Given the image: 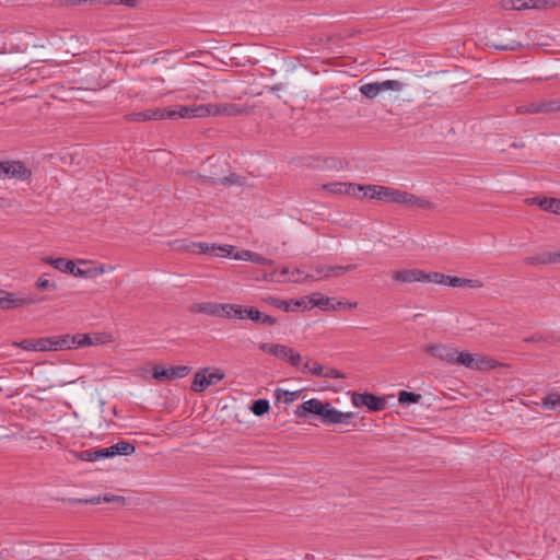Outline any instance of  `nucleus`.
Returning a JSON list of instances; mask_svg holds the SVG:
<instances>
[{
  "label": "nucleus",
  "instance_id": "obj_29",
  "mask_svg": "<svg viewBox=\"0 0 560 560\" xmlns=\"http://www.w3.org/2000/svg\"><path fill=\"white\" fill-rule=\"evenodd\" d=\"M538 110L544 114L560 112V98L538 101Z\"/></svg>",
  "mask_w": 560,
  "mask_h": 560
},
{
  "label": "nucleus",
  "instance_id": "obj_10",
  "mask_svg": "<svg viewBox=\"0 0 560 560\" xmlns=\"http://www.w3.org/2000/svg\"><path fill=\"white\" fill-rule=\"evenodd\" d=\"M317 276L307 275L306 279L319 280L323 278H331V277H340L341 275L352 271L357 269V265H347V266H327V265H317L314 267Z\"/></svg>",
  "mask_w": 560,
  "mask_h": 560
},
{
  "label": "nucleus",
  "instance_id": "obj_58",
  "mask_svg": "<svg viewBox=\"0 0 560 560\" xmlns=\"http://www.w3.org/2000/svg\"><path fill=\"white\" fill-rule=\"evenodd\" d=\"M521 45L513 40L510 44L506 45H495L494 47L499 50H516Z\"/></svg>",
  "mask_w": 560,
  "mask_h": 560
},
{
  "label": "nucleus",
  "instance_id": "obj_25",
  "mask_svg": "<svg viewBox=\"0 0 560 560\" xmlns=\"http://www.w3.org/2000/svg\"><path fill=\"white\" fill-rule=\"evenodd\" d=\"M219 303L215 302H202L194 304L190 308L194 313H202L207 315L217 316L219 314Z\"/></svg>",
  "mask_w": 560,
  "mask_h": 560
},
{
  "label": "nucleus",
  "instance_id": "obj_2",
  "mask_svg": "<svg viewBox=\"0 0 560 560\" xmlns=\"http://www.w3.org/2000/svg\"><path fill=\"white\" fill-rule=\"evenodd\" d=\"M176 249L191 254H214L220 257L232 255L234 247L232 245H215L206 242H175Z\"/></svg>",
  "mask_w": 560,
  "mask_h": 560
},
{
  "label": "nucleus",
  "instance_id": "obj_45",
  "mask_svg": "<svg viewBox=\"0 0 560 560\" xmlns=\"http://www.w3.org/2000/svg\"><path fill=\"white\" fill-rule=\"evenodd\" d=\"M350 184L346 183H328L323 185V189L331 194H346V189Z\"/></svg>",
  "mask_w": 560,
  "mask_h": 560
},
{
  "label": "nucleus",
  "instance_id": "obj_61",
  "mask_svg": "<svg viewBox=\"0 0 560 560\" xmlns=\"http://www.w3.org/2000/svg\"><path fill=\"white\" fill-rule=\"evenodd\" d=\"M59 5H77L80 4L83 0H54Z\"/></svg>",
  "mask_w": 560,
  "mask_h": 560
},
{
  "label": "nucleus",
  "instance_id": "obj_21",
  "mask_svg": "<svg viewBox=\"0 0 560 560\" xmlns=\"http://www.w3.org/2000/svg\"><path fill=\"white\" fill-rule=\"evenodd\" d=\"M108 456L114 457L117 455H131L136 452V446L127 441H119L116 444L108 446Z\"/></svg>",
  "mask_w": 560,
  "mask_h": 560
},
{
  "label": "nucleus",
  "instance_id": "obj_52",
  "mask_svg": "<svg viewBox=\"0 0 560 560\" xmlns=\"http://www.w3.org/2000/svg\"><path fill=\"white\" fill-rule=\"evenodd\" d=\"M102 498H103V502H105V503L115 502V503H119L121 505H124L126 503V498L121 497V495L106 493Z\"/></svg>",
  "mask_w": 560,
  "mask_h": 560
},
{
  "label": "nucleus",
  "instance_id": "obj_54",
  "mask_svg": "<svg viewBox=\"0 0 560 560\" xmlns=\"http://www.w3.org/2000/svg\"><path fill=\"white\" fill-rule=\"evenodd\" d=\"M358 305L357 302H342V301H337L336 303H334L332 305H330L331 310L332 311H336V310H339V308H348V310H351V308H355Z\"/></svg>",
  "mask_w": 560,
  "mask_h": 560
},
{
  "label": "nucleus",
  "instance_id": "obj_53",
  "mask_svg": "<svg viewBox=\"0 0 560 560\" xmlns=\"http://www.w3.org/2000/svg\"><path fill=\"white\" fill-rule=\"evenodd\" d=\"M427 277H428V279H425V282H435V283L445 285L446 275H443L440 272H432V273H427Z\"/></svg>",
  "mask_w": 560,
  "mask_h": 560
},
{
  "label": "nucleus",
  "instance_id": "obj_1",
  "mask_svg": "<svg viewBox=\"0 0 560 560\" xmlns=\"http://www.w3.org/2000/svg\"><path fill=\"white\" fill-rule=\"evenodd\" d=\"M295 415L299 418H306L312 415L318 417L325 424H350V420L355 417L353 412L339 411L330 402H324L317 398L308 399L298 406Z\"/></svg>",
  "mask_w": 560,
  "mask_h": 560
},
{
  "label": "nucleus",
  "instance_id": "obj_17",
  "mask_svg": "<svg viewBox=\"0 0 560 560\" xmlns=\"http://www.w3.org/2000/svg\"><path fill=\"white\" fill-rule=\"evenodd\" d=\"M73 456L77 459L84 460V462H95L103 458H109L108 456V450L107 447L100 448L96 451L93 450H85L81 452H72Z\"/></svg>",
  "mask_w": 560,
  "mask_h": 560
},
{
  "label": "nucleus",
  "instance_id": "obj_9",
  "mask_svg": "<svg viewBox=\"0 0 560 560\" xmlns=\"http://www.w3.org/2000/svg\"><path fill=\"white\" fill-rule=\"evenodd\" d=\"M351 402L355 407H366L370 411H382L386 408V400L370 393H352Z\"/></svg>",
  "mask_w": 560,
  "mask_h": 560
},
{
  "label": "nucleus",
  "instance_id": "obj_42",
  "mask_svg": "<svg viewBox=\"0 0 560 560\" xmlns=\"http://www.w3.org/2000/svg\"><path fill=\"white\" fill-rule=\"evenodd\" d=\"M524 10L527 9H546L551 5L550 0H523Z\"/></svg>",
  "mask_w": 560,
  "mask_h": 560
},
{
  "label": "nucleus",
  "instance_id": "obj_63",
  "mask_svg": "<svg viewBox=\"0 0 560 560\" xmlns=\"http://www.w3.org/2000/svg\"><path fill=\"white\" fill-rule=\"evenodd\" d=\"M542 340H544L542 336L537 335V334L524 339L525 342H540Z\"/></svg>",
  "mask_w": 560,
  "mask_h": 560
},
{
  "label": "nucleus",
  "instance_id": "obj_24",
  "mask_svg": "<svg viewBox=\"0 0 560 560\" xmlns=\"http://www.w3.org/2000/svg\"><path fill=\"white\" fill-rule=\"evenodd\" d=\"M202 182L211 185L220 184L223 186H232L240 184L241 177L235 173H231L229 176L220 178L202 176Z\"/></svg>",
  "mask_w": 560,
  "mask_h": 560
},
{
  "label": "nucleus",
  "instance_id": "obj_57",
  "mask_svg": "<svg viewBox=\"0 0 560 560\" xmlns=\"http://www.w3.org/2000/svg\"><path fill=\"white\" fill-rule=\"evenodd\" d=\"M71 275L73 277H77V278H89V277H92L91 276V269L83 270L81 268H78L75 265H74V270H73V272Z\"/></svg>",
  "mask_w": 560,
  "mask_h": 560
},
{
  "label": "nucleus",
  "instance_id": "obj_48",
  "mask_svg": "<svg viewBox=\"0 0 560 560\" xmlns=\"http://www.w3.org/2000/svg\"><path fill=\"white\" fill-rule=\"evenodd\" d=\"M261 302L276 308H287V301L276 296H266L261 299Z\"/></svg>",
  "mask_w": 560,
  "mask_h": 560
},
{
  "label": "nucleus",
  "instance_id": "obj_19",
  "mask_svg": "<svg viewBox=\"0 0 560 560\" xmlns=\"http://www.w3.org/2000/svg\"><path fill=\"white\" fill-rule=\"evenodd\" d=\"M368 190L374 192V195H370V199L392 202L395 188L380 185H368Z\"/></svg>",
  "mask_w": 560,
  "mask_h": 560
},
{
  "label": "nucleus",
  "instance_id": "obj_26",
  "mask_svg": "<svg viewBox=\"0 0 560 560\" xmlns=\"http://www.w3.org/2000/svg\"><path fill=\"white\" fill-rule=\"evenodd\" d=\"M312 307H319L323 311H332L330 305H332V299L325 296L322 293H313L310 296V301Z\"/></svg>",
  "mask_w": 560,
  "mask_h": 560
},
{
  "label": "nucleus",
  "instance_id": "obj_15",
  "mask_svg": "<svg viewBox=\"0 0 560 560\" xmlns=\"http://www.w3.org/2000/svg\"><path fill=\"white\" fill-rule=\"evenodd\" d=\"M242 315H244V318H249L255 323H260L267 326H275L277 324L276 317L271 315H267L261 313L255 307H243L242 306Z\"/></svg>",
  "mask_w": 560,
  "mask_h": 560
},
{
  "label": "nucleus",
  "instance_id": "obj_43",
  "mask_svg": "<svg viewBox=\"0 0 560 560\" xmlns=\"http://www.w3.org/2000/svg\"><path fill=\"white\" fill-rule=\"evenodd\" d=\"M500 8L503 10L523 11L524 3L523 0H501Z\"/></svg>",
  "mask_w": 560,
  "mask_h": 560
},
{
  "label": "nucleus",
  "instance_id": "obj_49",
  "mask_svg": "<svg viewBox=\"0 0 560 560\" xmlns=\"http://www.w3.org/2000/svg\"><path fill=\"white\" fill-rule=\"evenodd\" d=\"M538 102H533L517 107L520 114H540Z\"/></svg>",
  "mask_w": 560,
  "mask_h": 560
},
{
  "label": "nucleus",
  "instance_id": "obj_32",
  "mask_svg": "<svg viewBox=\"0 0 560 560\" xmlns=\"http://www.w3.org/2000/svg\"><path fill=\"white\" fill-rule=\"evenodd\" d=\"M270 409V404H269V400L267 399H257V400H254L252 406H250V411L255 415V416H264L265 413H267Z\"/></svg>",
  "mask_w": 560,
  "mask_h": 560
},
{
  "label": "nucleus",
  "instance_id": "obj_4",
  "mask_svg": "<svg viewBox=\"0 0 560 560\" xmlns=\"http://www.w3.org/2000/svg\"><path fill=\"white\" fill-rule=\"evenodd\" d=\"M259 349L265 353L290 363L294 368L300 366L302 361L301 354L285 345L266 342L259 345Z\"/></svg>",
  "mask_w": 560,
  "mask_h": 560
},
{
  "label": "nucleus",
  "instance_id": "obj_33",
  "mask_svg": "<svg viewBox=\"0 0 560 560\" xmlns=\"http://www.w3.org/2000/svg\"><path fill=\"white\" fill-rule=\"evenodd\" d=\"M35 288L40 292L55 291L57 290V283L49 281L47 275H43L36 280Z\"/></svg>",
  "mask_w": 560,
  "mask_h": 560
},
{
  "label": "nucleus",
  "instance_id": "obj_55",
  "mask_svg": "<svg viewBox=\"0 0 560 560\" xmlns=\"http://www.w3.org/2000/svg\"><path fill=\"white\" fill-rule=\"evenodd\" d=\"M252 253H253L252 250L242 249V250L237 252L235 255H233V258L236 260L249 261L250 257H252Z\"/></svg>",
  "mask_w": 560,
  "mask_h": 560
},
{
  "label": "nucleus",
  "instance_id": "obj_22",
  "mask_svg": "<svg viewBox=\"0 0 560 560\" xmlns=\"http://www.w3.org/2000/svg\"><path fill=\"white\" fill-rule=\"evenodd\" d=\"M210 368H203L196 372L194 375L190 389L195 393H202L209 386L206 378V372H209Z\"/></svg>",
  "mask_w": 560,
  "mask_h": 560
},
{
  "label": "nucleus",
  "instance_id": "obj_64",
  "mask_svg": "<svg viewBox=\"0 0 560 560\" xmlns=\"http://www.w3.org/2000/svg\"><path fill=\"white\" fill-rule=\"evenodd\" d=\"M293 305H294V307H295V311H296L298 308H301V307H302V308H307V305H306V302H305V300H304V299H301V300H294Z\"/></svg>",
  "mask_w": 560,
  "mask_h": 560
},
{
  "label": "nucleus",
  "instance_id": "obj_27",
  "mask_svg": "<svg viewBox=\"0 0 560 560\" xmlns=\"http://www.w3.org/2000/svg\"><path fill=\"white\" fill-rule=\"evenodd\" d=\"M291 275L289 268L284 267L281 270H273L271 272H264L262 279L270 282H285Z\"/></svg>",
  "mask_w": 560,
  "mask_h": 560
},
{
  "label": "nucleus",
  "instance_id": "obj_46",
  "mask_svg": "<svg viewBox=\"0 0 560 560\" xmlns=\"http://www.w3.org/2000/svg\"><path fill=\"white\" fill-rule=\"evenodd\" d=\"M302 372H308L312 375L315 376H322L324 372V368L320 363L314 361L312 362V365H310V362H306L302 369Z\"/></svg>",
  "mask_w": 560,
  "mask_h": 560
},
{
  "label": "nucleus",
  "instance_id": "obj_16",
  "mask_svg": "<svg viewBox=\"0 0 560 560\" xmlns=\"http://www.w3.org/2000/svg\"><path fill=\"white\" fill-rule=\"evenodd\" d=\"M532 205H538L544 211H548L555 214H560V199L548 198V197H534L529 199Z\"/></svg>",
  "mask_w": 560,
  "mask_h": 560
},
{
  "label": "nucleus",
  "instance_id": "obj_37",
  "mask_svg": "<svg viewBox=\"0 0 560 560\" xmlns=\"http://www.w3.org/2000/svg\"><path fill=\"white\" fill-rule=\"evenodd\" d=\"M148 110L131 112L124 116V119L128 122H144L149 121Z\"/></svg>",
  "mask_w": 560,
  "mask_h": 560
},
{
  "label": "nucleus",
  "instance_id": "obj_13",
  "mask_svg": "<svg viewBox=\"0 0 560 560\" xmlns=\"http://www.w3.org/2000/svg\"><path fill=\"white\" fill-rule=\"evenodd\" d=\"M393 280L400 283L425 282L427 273L420 269H406L395 271L392 275Z\"/></svg>",
  "mask_w": 560,
  "mask_h": 560
},
{
  "label": "nucleus",
  "instance_id": "obj_34",
  "mask_svg": "<svg viewBox=\"0 0 560 560\" xmlns=\"http://www.w3.org/2000/svg\"><path fill=\"white\" fill-rule=\"evenodd\" d=\"M225 377L224 372L221 369L214 368L211 369L209 372H206V378L208 386H212L221 382Z\"/></svg>",
  "mask_w": 560,
  "mask_h": 560
},
{
  "label": "nucleus",
  "instance_id": "obj_60",
  "mask_svg": "<svg viewBox=\"0 0 560 560\" xmlns=\"http://www.w3.org/2000/svg\"><path fill=\"white\" fill-rule=\"evenodd\" d=\"M106 270L107 269H106L105 265H100L98 267L91 269V276L96 277V276L103 275L104 272H106Z\"/></svg>",
  "mask_w": 560,
  "mask_h": 560
},
{
  "label": "nucleus",
  "instance_id": "obj_11",
  "mask_svg": "<svg viewBox=\"0 0 560 560\" xmlns=\"http://www.w3.org/2000/svg\"><path fill=\"white\" fill-rule=\"evenodd\" d=\"M210 116H241L248 114V107L235 103L210 104Z\"/></svg>",
  "mask_w": 560,
  "mask_h": 560
},
{
  "label": "nucleus",
  "instance_id": "obj_41",
  "mask_svg": "<svg viewBox=\"0 0 560 560\" xmlns=\"http://www.w3.org/2000/svg\"><path fill=\"white\" fill-rule=\"evenodd\" d=\"M275 395H276L277 400L282 399V396H283L284 404H291L298 398V392H289V390H283L280 388L275 390Z\"/></svg>",
  "mask_w": 560,
  "mask_h": 560
},
{
  "label": "nucleus",
  "instance_id": "obj_5",
  "mask_svg": "<svg viewBox=\"0 0 560 560\" xmlns=\"http://www.w3.org/2000/svg\"><path fill=\"white\" fill-rule=\"evenodd\" d=\"M40 301L42 299L32 294L20 295L0 289V310L2 311L28 306Z\"/></svg>",
  "mask_w": 560,
  "mask_h": 560
},
{
  "label": "nucleus",
  "instance_id": "obj_31",
  "mask_svg": "<svg viewBox=\"0 0 560 560\" xmlns=\"http://www.w3.org/2000/svg\"><path fill=\"white\" fill-rule=\"evenodd\" d=\"M148 115H149V121L150 120H164V119H171L170 114V107H156V108H149Z\"/></svg>",
  "mask_w": 560,
  "mask_h": 560
},
{
  "label": "nucleus",
  "instance_id": "obj_36",
  "mask_svg": "<svg viewBox=\"0 0 560 560\" xmlns=\"http://www.w3.org/2000/svg\"><path fill=\"white\" fill-rule=\"evenodd\" d=\"M420 399L421 395L412 392L401 390L398 394V401L401 405L417 404Z\"/></svg>",
  "mask_w": 560,
  "mask_h": 560
},
{
  "label": "nucleus",
  "instance_id": "obj_38",
  "mask_svg": "<svg viewBox=\"0 0 560 560\" xmlns=\"http://www.w3.org/2000/svg\"><path fill=\"white\" fill-rule=\"evenodd\" d=\"M445 285L453 287V288H459V287H465V285L472 287V280L464 279V278H459V277L446 276Z\"/></svg>",
  "mask_w": 560,
  "mask_h": 560
},
{
  "label": "nucleus",
  "instance_id": "obj_56",
  "mask_svg": "<svg viewBox=\"0 0 560 560\" xmlns=\"http://www.w3.org/2000/svg\"><path fill=\"white\" fill-rule=\"evenodd\" d=\"M35 339H24L18 343V347L22 348L23 350H34L35 351Z\"/></svg>",
  "mask_w": 560,
  "mask_h": 560
},
{
  "label": "nucleus",
  "instance_id": "obj_50",
  "mask_svg": "<svg viewBox=\"0 0 560 560\" xmlns=\"http://www.w3.org/2000/svg\"><path fill=\"white\" fill-rule=\"evenodd\" d=\"M250 262L257 264V265H266V266H273L275 261L271 259H268L264 256H261L258 253L253 252L250 257Z\"/></svg>",
  "mask_w": 560,
  "mask_h": 560
},
{
  "label": "nucleus",
  "instance_id": "obj_20",
  "mask_svg": "<svg viewBox=\"0 0 560 560\" xmlns=\"http://www.w3.org/2000/svg\"><path fill=\"white\" fill-rule=\"evenodd\" d=\"M219 317L232 318L236 317L240 319H244V315H242V306L237 304L231 303H219Z\"/></svg>",
  "mask_w": 560,
  "mask_h": 560
},
{
  "label": "nucleus",
  "instance_id": "obj_18",
  "mask_svg": "<svg viewBox=\"0 0 560 560\" xmlns=\"http://www.w3.org/2000/svg\"><path fill=\"white\" fill-rule=\"evenodd\" d=\"M42 260L45 264L52 266L55 269H57L61 272L71 275L74 270V261L63 258V257H58V258L44 257Z\"/></svg>",
  "mask_w": 560,
  "mask_h": 560
},
{
  "label": "nucleus",
  "instance_id": "obj_3",
  "mask_svg": "<svg viewBox=\"0 0 560 560\" xmlns=\"http://www.w3.org/2000/svg\"><path fill=\"white\" fill-rule=\"evenodd\" d=\"M453 364L464 365L468 369L479 370V371L493 370L499 365V363L491 358H488V357L476 358L475 355H472L468 352L458 351L457 349H456V354H455Z\"/></svg>",
  "mask_w": 560,
  "mask_h": 560
},
{
  "label": "nucleus",
  "instance_id": "obj_6",
  "mask_svg": "<svg viewBox=\"0 0 560 560\" xmlns=\"http://www.w3.org/2000/svg\"><path fill=\"white\" fill-rule=\"evenodd\" d=\"M32 170L22 161H0V178H15L28 180L32 177Z\"/></svg>",
  "mask_w": 560,
  "mask_h": 560
},
{
  "label": "nucleus",
  "instance_id": "obj_8",
  "mask_svg": "<svg viewBox=\"0 0 560 560\" xmlns=\"http://www.w3.org/2000/svg\"><path fill=\"white\" fill-rule=\"evenodd\" d=\"M191 372L188 365H177L165 368L163 365L153 366V377L160 382L173 381L186 377Z\"/></svg>",
  "mask_w": 560,
  "mask_h": 560
},
{
  "label": "nucleus",
  "instance_id": "obj_30",
  "mask_svg": "<svg viewBox=\"0 0 560 560\" xmlns=\"http://www.w3.org/2000/svg\"><path fill=\"white\" fill-rule=\"evenodd\" d=\"M94 345V341L88 334H75L71 335V347L72 349L83 348Z\"/></svg>",
  "mask_w": 560,
  "mask_h": 560
},
{
  "label": "nucleus",
  "instance_id": "obj_47",
  "mask_svg": "<svg viewBox=\"0 0 560 560\" xmlns=\"http://www.w3.org/2000/svg\"><path fill=\"white\" fill-rule=\"evenodd\" d=\"M381 92L392 90V91H400L402 89V83L397 80H386L383 82H378Z\"/></svg>",
  "mask_w": 560,
  "mask_h": 560
},
{
  "label": "nucleus",
  "instance_id": "obj_44",
  "mask_svg": "<svg viewBox=\"0 0 560 560\" xmlns=\"http://www.w3.org/2000/svg\"><path fill=\"white\" fill-rule=\"evenodd\" d=\"M544 406L548 409L559 410L560 411V395L559 394H549L544 399Z\"/></svg>",
  "mask_w": 560,
  "mask_h": 560
},
{
  "label": "nucleus",
  "instance_id": "obj_12",
  "mask_svg": "<svg viewBox=\"0 0 560 560\" xmlns=\"http://www.w3.org/2000/svg\"><path fill=\"white\" fill-rule=\"evenodd\" d=\"M423 350L432 357L452 364L456 354L455 348L443 343H429Z\"/></svg>",
  "mask_w": 560,
  "mask_h": 560
},
{
  "label": "nucleus",
  "instance_id": "obj_28",
  "mask_svg": "<svg viewBox=\"0 0 560 560\" xmlns=\"http://www.w3.org/2000/svg\"><path fill=\"white\" fill-rule=\"evenodd\" d=\"M69 349H72L71 335L52 336V351Z\"/></svg>",
  "mask_w": 560,
  "mask_h": 560
},
{
  "label": "nucleus",
  "instance_id": "obj_40",
  "mask_svg": "<svg viewBox=\"0 0 560 560\" xmlns=\"http://www.w3.org/2000/svg\"><path fill=\"white\" fill-rule=\"evenodd\" d=\"M35 351H52V337H42L34 340Z\"/></svg>",
  "mask_w": 560,
  "mask_h": 560
},
{
  "label": "nucleus",
  "instance_id": "obj_62",
  "mask_svg": "<svg viewBox=\"0 0 560 560\" xmlns=\"http://www.w3.org/2000/svg\"><path fill=\"white\" fill-rule=\"evenodd\" d=\"M80 502L91 503V504H100L101 502H103V498L101 495H98V497H93V498L86 499V500H80Z\"/></svg>",
  "mask_w": 560,
  "mask_h": 560
},
{
  "label": "nucleus",
  "instance_id": "obj_35",
  "mask_svg": "<svg viewBox=\"0 0 560 560\" xmlns=\"http://www.w3.org/2000/svg\"><path fill=\"white\" fill-rule=\"evenodd\" d=\"M360 92L368 98H374L381 93L378 82L366 83L360 86Z\"/></svg>",
  "mask_w": 560,
  "mask_h": 560
},
{
  "label": "nucleus",
  "instance_id": "obj_59",
  "mask_svg": "<svg viewBox=\"0 0 560 560\" xmlns=\"http://www.w3.org/2000/svg\"><path fill=\"white\" fill-rule=\"evenodd\" d=\"M322 376L329 377V378H341L342 374L337 369H329L325 373L323 372Z\"/></svg>",
  "mask_w": 560,
  "mask_h": 560
},
{
  "label": "nucleus",
  "instance_id": "obj_7",
  "mask_svg": "<svg viewBox=\"0 0 560 560\" xmlns=\"http://www.w3.org/2000/svg\"><path fill=\"white\" fill-rule=\"evenodd\" d=\"M210 104L175 105L170 107L171 119L209 117Z\"/></svg>",
  "mask_w": 560,
  "mask_h": 560
},
{
  "label": "nucleus",
  "instance_id": "obj_39",
  "mask_svg": "<svg viewBox=\"0 0 560 560\" xmlns=\"http://www.w3.org/2000/svg\"><path fill=\"white\" fill-rule=\"evenodd\" d=\"M360 191H363V195L362 197L364 198H369L370 199V195H374L373 191H370L368 190V185L366 186H361V185H354V184H350L347 189H346V195H353V196H358V194Z\"/></svg>",
  "mask_w": 560,
  "mask_h": 560
},
{
  "label": "nucleus",
  "instance_id": "obj_51",
  "mask_svg": "<svg viewBox=\"0 0 560 560\" xmlns=\"http://www.w3.org/2000/svg\"><path fill=\"white\" fill-rule=\"evenodd\" d=\"M407 197H408V191H404V190H400V189H396L394 190V197H393V200L392 202L393 203H397V205H401V206H405L406 201H407Z\"/></svg>",
  "mask_w": 560,
  "mask_h": 560
},
{
  "label": "nucleus",
  "instance_id": "obj_14",
  "mask_svg": "<svg viewBox=\"0 0 560 560\" xmlns=\"http://www.w3.org/2000/svg\"><path fill=\"white\" fill-rule=\"evenodd\" d=\"M524 262L530 266L560 264V250L538 253L536 255L526 257Z\"/></svg>",
  "mask_w": 560,
  "mask_h": 560
},
{
  "label": "nucleus",
  "instance_id": "obj_23",
  "mask_svg": "<svg viewBox=\"0 0 560 560\" xmlns=\"http://www.w3.org/2000/svg\"><path fill=\"white\" fill-rule=\"evenodd\" d=\"M405 207L407 208H418V209H428L433 210L435 207L434 205L427 200L425 198L416 196L413 194L408 192L407 201L405 203Z\"/></svg>",
  "mask_w": 560,
  "mask_h": 560
}]
</instances>
